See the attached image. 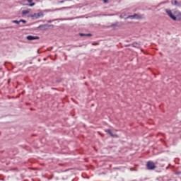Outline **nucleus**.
I'll return each instance as SVG.
<instances>
[{"mask_svg":"<svg viewBox=\"0 0 181 181\" xmlns=\"http://www.w3.org/2000/svg\"><path fill=\"white\" fill-rule=\"evenodd\" d=\"M49 22V23H50V22H52V21H48Z\"/></svg>","mask_w":181,"mask_h":181,"instance_id":"nucleus-19","label":"nucleus"},{"mask_svg":"<svg viewBox=\"0 0 181 181\" xmlns=\"http://www.w3.org/2000/svg\"><path fill=\"white\" fill-rule=\"evenodd\" d=\"M20 22H23V23H26V21L25 20H20Z\"/></svg>","mask_w":181,"mask_h":181,"instance_id":"nucleus-13","label":"nucleus"},{"mask_svg":"<svg viewBox=\"0 0 181 181\" xmlns=\"http://www.w3.org/2000/svg\"><path fill=\"white\" fill-rule=\"evenodd\" d=\"M29 4V6H35L36 5L35 3H33V0H26Z\"/></svg>","mask_w":181,"mask_h":181,"instance_id":"nucleus-8","label":"nucleus"},{"mask_svg":"<svg viewBox=\"0 0 181 181\" xmlns=\"http://www.w3.org/2000/svg\"><path fill=\"white\" fill-rule=\"evenodd\" d=\"M112 26L114 28V26H115V25H112Z\"/></svg>","mask_w":181,"mask_h":181,"instance_id":"nucleus-18","label":"nucleus"},{"mask_svg":"<svg viewBox=\"0 0 181 181\" xmlns=\"http://www.w3.org/2000/svg\"><path fill=\"white\" fill-rule=\"evenodd\" d=\"M58 4H64V0L58 1Z\"/></svg>","mask_w":181,"mask_h":181,"instance_id":"nucleus-12","label":"nucleus"},{"mask_svg":"<svg viewBox=\"0 0 181 181\" xmlns=\"http://www.w3.org/2000/svg\"><path fill=\"white\" fill-rule=\"evenodd\" d=\"M93 35L88 33V34H86V36H92Z\"/></svg>","mask_w":181,"mask_h":181,"instance_id":"nucleus-16","label":"nucleus"},{"mask_svg":"<svg viewBox=\"0 0 181 181\" xmlns=\"http://www.w3.org/2000/svg\"><path fill=\"white\" fill-rule=\"evenodd\" d=\"M30 12V9L28 8V9H27V10H23V11H22V14H23V15H28V13H29Z\"/></svg>","mask_w":181,"mask_h":181,"instance_id":"nucleus-9","label":"nucleus"},{"mask_svg":"<svg viewBox=\"0 0 181 181\" xmlns=\"http://www.w3.org/2000/svg\"><path fill=\"white\" fill-rule=\"evenodd\" d=\"M43 16H45V15L42 12L31 15V18H36V19H39V18H43Z\"/></svg>","mask_w":181,"mask_h":181,"instance_id":"nucleus-3","label":"nucleus"},{"mask_svg":"<svg viewBox=\"0 0 181 181\" xmlns=\"http://www.w3.org/2000/svg\"><path fill=\"white\" fill-rule=\"evenodd\" d=\"M103 1L105 2V4H107L108 2V0H103Z\"/></svg>","mask_w":181,"mask_h":181,"instance_id":"nucleus-17","label":"nucleus"},{"mask_svg":"<svg viewBox=\"0 0 181 181\" xmlns=\"http://www.w3.org/2000/svg\"><path fill=\"white\" fill-rule=\"evenodd\" d=\"M28 40H39V36L28 35L26 37Z\"/></svg>","mask_w":181,"mask_h":181,"instance_id":"nucleus-4","label":"nucleus"},{"mask_svg":"<svg viewBox=\"0 0 181 181\" xmlns=\"http://www.w3.org/2000/svg\"><path fill=\"white\" fill-rule=\"evenodd\" d=\"M79 35H80V36H86V34H84V33H80Z\"/></svg>","mask_w":181,"mask_h":181,"instance_id":"nucleus-14","label":"nucleus"},{"mask_svg":"<svg viewBox=\"0 0 181 181\" xmlns=\"http://www.w3.org/2000/svg\"><path fill=\"white\" fill-rule=\"evenodd\" d=\"M63 9H70V7H62L59 8H55L54 10H48V12H56V11H63Z\"/></svg>","mask_w":181,"mask_h":181,"instance_id":"nucleus-6","label":"nucleus"},{"mask_svg":"<svg viewBox=\"0 0 181 181\" xmlns=\"http://www.w3.org/2000/svg\"><path fill=\"white\" fill-rule=\"evenodd\" d=\"M129 18L130 19H139V16H138V14H136V13H134L132 16H129Z\"/></svg>","mask_w":181,"mask_h":181,"instance_id":"nucleus-7","label":"nucleus"},{"mask_svg":"<svg viewBox=\"0 0 181 181\" xmlns=\"http://www.w3.org/2000/svg\"><path fill=\"white\" fill-rule=\"evenodd\" d=\"M39 28H45V25H40Z\"/></svg>","mask_w":181,"mask_h":181,"instance_id":"nucleus-15","label":"nucleus"},{"mask_svg":"<svg viewBox=\"0 0 181 181\" xmlns=\"http://www.w3.org/2000/svg\"><path fill=\"white\" fill-rule=\"evenodd\" d=\"M146 168L148 170H153L154 169H156V165H155L153 161H148L146 163Z\"/></svg>","mask_w":181,"mask_h":181,"instance_id":"nucleus-1","label":"nucleus"},{"mask_svg":"<svg viewBox=\"0 0 181 181\" xmlns=\"http://www.w3.org/2000/svg\"><path fill=\"white\" fill-rule=\"evenodd\" d=\"M105 132H107V134H109V135L112 136V138H118V135L115 134H112V131H111V129H106Z\"/></svg>","mask_w":181,"mask_h":181,"instance_id":"nucleus-5","label":"nucleus"},{"mask_svg":"<svg viewBox=\"0 0 181 181\" xmlns=\"http://www.w3.org/2000/svg\"><path fill=\"white\" fill-rule=\"evenodd\" d=\"M12 22L13 23H16L17 25H19V23H21V21H18V20H14Z\"/></svg>","mask_w":181,"mask_h":181,"instance_id":"nucleus-11","label":"nucleus"},{"mask_svg":"<svg viewBox=\"0 0 181 181\" xmlns=\"http://www.w3.org/2000/svg\"><path fill=\"white\" fill-rule=\"evenodd\" d=\"M174 5H175V6H180V3L175 0L174 1Z\"/></svg>","mask_w":181,"mask_h":181,"instance_id":"nucleus-10","label":"nucleus"},{"mask_svg":"<svg viewBox=\"0 0 181 181\" xmlns=\"http://www.w3.org/2000/svg\"><path fill=\"white\" fill-rule=\"evenodd\" d=\"M165 12H166L167 15H168L169 18L173 19V21H176V19H177L176 16L173 15V13H172L171 10L165 9Z\"/></svg>","mask_w":181,"mask_h":181,"instance_id":"nucleus-2","label":"nucleus"}]
</instances>
